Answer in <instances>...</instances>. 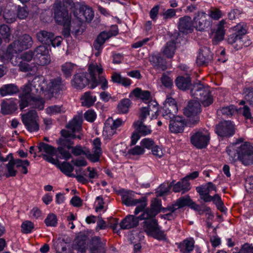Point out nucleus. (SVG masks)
Here are the masks:
<instances>
[{
    "mask_svg": "<svg viewBox=\"0 0 253 253\" xmlns=\"http://www.w3.org/2000/svg\"><path fill=\"white\" fill-rule=\"evenodd\" d=\"M82 118L80 116H76L69 122L66 126L67 129H62L61 131L62 138H59L57 143L59 145L56 150L62 158L68 160L72 158V155L69 150L71 149L74 142L73 140L76 138L79 139L82 138L80 134L76 135L75 133L80 132L82 129Z\"/></svg>",
    "mask_w": 253,
    "mask_h": 253,
    "instance_id": "nucleus-1",
    "label": "nucleus"
},
{
    "mask_svg": "<svg viewBox=\"0 0 253 253\" xmlns=\"http://www.w3.org/2000/svg\"><path fill=\"white\" fill-rule=\"evenodd\" d=\"M226 152L232 163L239 161L246 166L253 164V146L250 142L233 143L226 148Z\"/></svg>",
    "mask_w": 253,
    "mask_h": 253,
    "instance_id": "nucleus-2",
    "label": "nucleus"
},
{
    "mask_svg": "<svg viewBox=\"0 0 253 253\" xmlns=\"http://www.w3.org/2000/svg\"><path fill=\"white\" fill-rule=\"evenodd\" d=\"M190 93L193 97L201 101L204 107H208L213 103V98L209 87L200 82L192 85Z\"/></svg>",
    "mask_w": 253,
    "mask_h": 253,
    "instance_id": "nucleus-3",
    "label": "nucleus"
},
{
    "mask_svg": "<svg viewBox=\"0 0 253 253\" xmlns=\"http://www.w3.org/2000/svg\"><path fill=\"white\" fill-rule=\"evenodd\" d=\"M120 194L122 196V203L127 206H133L140 204L135 208L134 211L135 215H137L140 212L142 211L147 206L146 198L142 197L139 199H134V193L132 191L123 189L120 191Z\"/></svg>",
    "mask_w": 253,
    "mask_h": 253,
    "instance_id": "nucleus-4",
    "label": "nucleus"
},
{
    "mask_svg": "<svg viewBox=\"0 0 253 253\" xmlns=\"http://www.w3.org/2000/svg\"><path fill=\"white\" fill-rule=\"evenodd\" d=\"M153 218L144 219L143 222L144 231L149 236L158 240H166V234L161 229L158 221Z\"/></svg>",
    "mask_w": 253,
    "mask_h": 253,
    "instance_id": "nucleus-5",
    "label": "nucleus"
},
{
    "mask_svg": "<svg viewBox=\"0 0 253 253\" xmlns=\"http://www.w3.org/2000/svg\"><path fill=\"white\" fill-rule=\"evenodd\" d=\"M201 111V104L198 101L191 100L188 102L187 107L183 109V113L189 118L187 125L189 126H192L199 122V115Z\"/></svg>",
    "mask_w": 253,
    "mask_h": 253,
    "instance_id": "nucleus-6",
    "label": "nucleus"
},
{
    "mask_svg": "<svg viewBox=\"0 0 253 253\" xmlns=\"http://www.w3.org/2000/svg\"><path fill=\"white\" fill-rule=\"evenodd\" d=\"M54 18L56 22L61 25L70 24L71 18L67 8L60 0H56L53 5Z\"/></svg>",
    "mask_w": 253,
    "mask_h": 253,
    "instance_id": "nucleus-7",
    "label": "nucleus"
},
{
    "mask_svg": "<svg viewBox=\"0 0 253 253\" xmlns=\"http://www.w3.org/2000/svg\"><path fill=\"white\" fill-rule=\"evenodd\" d=\"M178 107L175 99L172 97H168L165 100L163 107L160 110L161 116L165 120L169 121L177 116Z\"/></svg>",
    "mask_w": 253,
    "mask_h": 253,
    "instance_id": "nucleus-8",
    "label": "nucleus"
},
{
    "mask_svg": "<svg viewBox=\"0 0 253 253\" xmlns=\"http://www.w3.org/2000/svg\"><path fill=\"white\" fill-rule=\"evenodd\" d=\"M33 44L32 37L27 34H24L20 37L19 40L15 41L12 44L9 45L7 52L9 53L13 50L17 52L30 48Z\"/></svg>",
    "mask_w": 253,
    "mask_h": 253,
    "instance_id": "nucleus-9",
    "label": "nucleus"
},
{
    "mask_svg": "<svg viewBox=\"0 0 253 253\" xmlns=\"http://www.w3.org/2000/svg\"><path fill=\"white\" fill-rule=\"evenodd\" d=\"M185 206H189L194 210H197L198 207V205L193 202L190 196L187 195L178 198L171 205L164 208L163 211V212H166L169 211L175 212L177 210L182 208Z\"/></svg>",
    "mask_w": 253,
    "mask_h": 253,
    "instance_id": "nucleus-10",
    "label": "nucleus"
},
{
    "mask_svg": "<svg viewBox=\"0 0 253 253\" xmlns=\"http://www.w3.org/2000/svg\"><path fill=\"white\" fill-rule=\"evenodd\" d=\"M118 34V29L117 26L112 27L109 32H102L97 36L93 43V47L98 52L95 53L96 56H98L102 49V46L106 40Z\"/></svg>",
    "mask_w": 253,
    "mask_h": 253,
    "instance_id": "nucleus-11",
    "label": "nucleus"
},
{
    "mask_svg": "<svg viewBox=\"0 0 253 253\" xmlns=\"http://www.w3.org/2000/svg\"><path fill=\"white\" fill-rule=\"evenodd\" d=\"M210 139V134L205 130L197 131L193 133L190 138L191 143L198 149L206 148L209 144Z\"/></svg>",
    "mask_w": 253,
    "mask_h": 253,
    "instance_id": "nucleus-12",
    "label": "nucleus"
},
{
    "mask_svg": "<svg viewBox=\"0 0 253 253\" xmlns=\"http://www.w3.org/2000/svg\"><path fill=\"white\" fill-rule=\"evenodd\" d=\"M75 7V10L73 11L74 15L80 21L85 20L90 22L93 19L94 12L91 8L79 3H76Z\"/></svg>",
    "mask_w": 253,
    "mask_h": 253,
    "instance_id": "nucleus-13",
    "label": "nucleus"
},
{
    "mask_svg": "<svg viewBox=\"0 0 253 253\" xmlns=\"http://www.w3.org/2000/svg\"><path fill=\"white\" fill-rule=\"evenodd\" d=\"M193 24L196 30L203 31L211 27V21L205 12L198 11L193 18Z\"/></svg>",
    "mask_w": 253,
    "mask_h": 253,
    "instance_id": "nucleus-14",
    "label": "nucleus"
},
{
    "mask_svg": "<svg viewBox=\"0 0 253 253\" xmlns=\"http://www.w3.org/2000/svg\"><path fill=\"white\" fill-rule=\"evenodd\" d=\"M34 60L38 64L44 66L50 62V57L48 54L47 47L44 45H40L34 50Z\"/></svg>",
    "mask_w": 253,
    "mask_h": 253,
    "instance_id": "nucleus-15",
    "label": "nucleus"
},
{
    "mask_svg": "<svg viewBox=\"0 0 253 253\" xmlns=\"http://www.w3.org/2000/svg\"><path fill=\"white\" fill-rule=\"evenodd\" d=\"M38 116L35 110H31L22 115V121L27 129L30 132L38 131L39 126L37 121Z\"/></svg>",
    "mask_w": 253,
    "mask_h": 253,
    "instance_id": "nucleus-16",
    "label": "nucleus"
},
{
    "mask_svg": "<svg viewBox=\"0 0 253 253\" xmlns=\"http://www.w3.org/2000/svg\"><path fill=\"white\" fill-rule=\"evenodd\" d=\"M215 131L220 137H229L235 133L234 126L230 121H222L216 126Z\"/></svg>",
    "mask_w": 253,
    "mask_h": 253,
    "instance_id": "nucleus-17",
    "label": "nucleus"
},
{
    "mask_svg": "<svg viewBox=\"0 0 253 253\" xmlns=\"http://www.w3.org/2000/svg\"><path fill=\"white\" fill-rule=\"evenodd\" d=\"M39 152H44L46 154H42L41 156L44 160L52 164L57 165L59 162L58 160L53 158L56 153V148L51 145L44 142H40L38 146Z\"/></svg>",
    "mask_w": 253,
    "mask_h": 253,
    "instance_id": "nucleus-18",
    "label": "nucleus"
},
{
    "mask_svg": "<svg viewBox=\"0 0 253 253\" xmlns=\"http://www.w3.org/2000/svg\"><path fill=\"white\" fill-rule=\"evenodd\" d=\"M37 95V91L34 89L31 83H28L22 87V92L20 94V108L23 109L28 106L27 100Z\"/></svg>",
    "mask_w": 253,
    "mask_h": 253,
    "instance_id": "nucleus-19",
    "label": "nucleus"
},
{
    "mask_svg": "<svg viewBox=\"0 0 253 253\" xmlns=\"http://www.w3.org/2000/svg\"><path fill=\"white\" fill-rule=\"evenodd\" d=\"M163 209L162 208L161 201L154 199L152 200L150 208L145 210L141 214V218L146 219L154 217L161 211H163Z\"/></svg>",
    "mask_w": 253,
    "mask_h": 253,
    "instance_id": "nucleus-20",
    "label": "nucleus"
},
{
    "mask_svg": "<svg viewBox=\"0 0 253 253\" xmlns=\"http://www.w3.org/2000/svg\"><path fill=\"white\" fill-rule=\"evenodd\" d=\"M86 73H79L74 75L71 80L72 86L77 89H82L89 83V79Z\"/></svg>",
    "mask_w": 253,
    "mask_h": 253,
    "instance_id": "nucleus-21",
    "label": "nucleus"
},
{
    "mask_svg": "<svg viewBox=\"0 0 253 253\" xmlns=\"http://www.w3.org/2000/svg\"><path fill=\"white\" fill-rule=\"evenodd\" d=\"M66 84L62 78L58 77L50 80L47 91L51 94H57L66 89Z\"/></svg>",
    "mask_w": 253,
    "mask_h": 253,
    "instance_id": "nucleus-22",
    "label": "nucleus"
},
{
    "mask_svg": "<svg viewBox=\"0 0 253 253\" xmlns=\"http://www.w3.org/2000/svg\"><path fill=\"white\" fill-rule=\"evenodd\" d=\"M186 125L185 119L182 117L177 116L174 119L169 121V129L174 133H181Z\"/></svg>",
    "mask_w": 253,
    "mask_h": 253,
    "instance_id": "nucleus-23",
    "label": "nucleus"
},
{
    "mask_svg": "<svg viewBox=\"0 0 253 253\" xmlns=\"http://www.w3.org/2000/svg\"><path fill=\"white\" fill-rule=\"evenodd\" d=\"M106 240H101L98 236L92 237L90 240V251L91 253H105Z\"/></svg>",
    "mask_w": 253,
    "mask_h": 253,
    "instance_id": "nucleus-24",
    "label": "nucleus"
},
{
    "mask_svg": "<svg viewBox=\"0 0 253 253\" xmlns=\"http://www.w3.org/2000/svg\"><path fill=\"white\" fill-rule=\"evenodd\" d=\"M212 60V54L210 49L207 47H204L200 49L196 62L198 65H207Z\"/></svg>",
    "mask_w": 253,
    "mask_h": 253,
    "instance_id": "nucleus-25",
    "label": "nucleus"
},
{
    "mask_svg": "<svg viewBox=\"0 0 253 253\" xmlns=\"http://www.w3.org/2000/svg\"><path fill=\"white\" fill-rule=\"evenodd\" d=\"M149 61L156 70L164 71L167 69V61L160 53L152 54L149 57Z\"/></svg>",
    "mask_w": 253,
    "mask_h": 253,
    "instance_id": "nucleus-26",
    "label": "nucleus"
},
{
    "mask_svg": "<svg viewBox=\"0 0 253 253\" xmlns=\"http://www.w3.org/2000/svg\"><path fill=\"white\" fill-rule=\"evenodd\" d=\"M88 71L90 75V81L92 83L90 88H94L97 85V79L96 77V74H98V78H99V76H102L101 74L103 69L100 64H92L88 66Z\"/></svg>",
    "mask_w": 253,
    "mask_h": 253,
    "instance_id": "nucleus-27",
    "label": "nucleus"
},
{
    "mask_svg": "<svg viewBox=\"0 0 253 253\" xmlns=\"http://www.w3.org/2000/svg\"><path fill=\"white\" fill-rule=\"evenodd\" d=\"M141 215L139 216H135L133 215H128L124 218L120 223L121 229H128L137 226L139 221L143 220Z\"/></svg>",
    "mask_w": 253,
    "mask_h": 253,
    "instance_id": "nucleus-28",
    "label": "nucleus"
},
{
    "mask_svg": "<svg viewBox=\"0 0 253 253\" xmlns=\"http://www.w3.org/2000/svg\"><path fill=\"white\" fill-rule=\"evenodd\" d=\"M179 30L183 33H187L192 30L191 18L188 16L181 17L179 20L178 25Z\"/></svg>",
    "mask_w": 253,
    "mask_h": 253,
    "instance_id": "nucleus-29",
    "label": "nucleus"
},
{
    "mask_svg": "<svg viewBox=\"0 0 253 253\" xmlns=\"http://www.w3.org/2000/svg\"><path fill=\"white\" fill-rule=\"evenodd\" d=\"M191 189L190 184L186 178H183L180 181L173 185V191L175 193L181 192L184 194Z\"/></svg>",
    "mask_w": 253,
    "mask_h": 253,
    "instance_id": "nucleus-30",
    "label": "nucleus"
},
{
    "mask_svg": "<svg viewBox=\"0 0 253 253\" xmlns=\"http://www.w3.org/2000/svg\"><path fill=\"white\" fill-rule=\"evenodd\" d=\"M54 36L53 33L44 30L40 31L37 34L38 41L41 43L47 45H50L52 38H53Z\"/></svg>",
    "mask_w": 253,
    "mask_h": 253,
    "instance_id": "nucleus-31",
    "label": "nucleus"
},
{
    "mask_svg": "<svg viewBox=\"0 0 253 253\" xmlns=\"http://www.w3.org/2000/svg\"><path fill=\"white\" fill-rule=\"evenodd\" d=\"M175 83L177 87L182 90L188 89L192 85L191 79L189 77H178L175 81Z\"/></svg>",
    "mask_w": 253,
    "mask_h": 253,
    "instance_id": "nucleus-32",
    "label": "nucleus"
},
{
    "mask_svg": "<svg viewBox=\"0 0 253 253\" xmlns=\"http://www.w3.org/2000/svg\"><path fill=\"white\" fill-rule=\"evenodd\" d=\"M46 82L44 79L40 77H35L32 81V85L35 91L38 93H41V92H47V90H44V87L46 85Z\"/></svg>",
    "mask_w": 253,
    "mask_h": 253,
    "instance_id": "nucleus-33",
    "label": "nucleus"
},
{
    "mask_svg": "<svg viewBox=\"0 0 253 253\" xmlns=\"http://www.w3.org/2000/svg\"><path fill=\"white\" fill-rule=\"evenodd\" d=\"M177 9L168 8L166 9L164 6L161 7V11L159 12V15L162 17L165 21H167L169 19L175 18L176 16Z\"/></svg>",
    "mask_w": 253,
    "mask_h": 253,
    "instance_id": "nucleus-34",
    "label": "nucleus"
},
{
    "mask_svg": "<svg viewBox=\"0 0 253 253\" xmlns=\"http://www.w3.org/2000/svg\"><path fill=\"white\" fill-rule=\"evenodd\" d=\"M131 94H133L136 98L143 100L148 101L151 98V92L149 91L142 90L139 87H136L132 91L129 95L130 97Z\"/></svg>",
    "mask_w": 253,
    "mask_h": 253,
    "instance_id": "nucleus-35",
    "label": "nucleus"
},
{
    "mask_svg": "<svg viewBox=\"0 0 253 253\" xmlns=\"http://www.w3.org/2000/svg\"><path fill=\"white\" fill-rule=\"evenodd\" d=\"M18 91V87L14 84H5L0 88V94L2 96L13 94Z\"/></svg>",
    "mask_w": 253,
    "mask_h": 253,
    "instance_id": "nucleus-36",
    "label": "nucleus"
},
{
    "mask_svg": "<svg viewBox=\"0 0 253 253\" xmlns=\"http://www.w3.org/2000/svg\"><path fill=\"white\" fill-rule=\"evenodd\" d=\"M176 49V43L173 41L168 42L164 47L162 52L168 58H172Z\"/></svg>",
    "mask_w": 253,
    "mask_h": 253,
    "instance_id": "nucleus-37",
    "label": "nucleus"
},
{
    "mask_svg": "<svg viewBox=\"0 0 253 253\" xmlns=\"http://www.w3.org/2000/svg\"><path fill=\"white\" fill-rule=\"evenodd\" d=\"M133 126L135 130L141 135L145 136L151 133L150 128L144 125L142 121H135Z\"/></svg>",
    "mask_w": 253,
    "mask_h": 253,
    "instance_id": "nucleus-38",
    "label": "nucleus"
},
{
    "mask_svg": "<svg viewBox=\"0 0 253 253\" xmlns=\"http://www.w3.org/2000/svg\"><path fill=\"white\" fill-rule=\"evenodd\" d=\"M16 108L15 103L12 101H3L1 104V112L4 115L12 114Z\"/></svg>",
    "mask_w": 253,
    "mask_h": 253,
    "instance_id": "nucleus-39",
    "label": "nucleus"
},
{
    "mask_svg": "<svg viewBox=\"0 0 253 253\" xmlns=\"http://www.w3.org/2000/svg\"><path fill=\"white\" fill-rule=\"evenodd\" d=\"M112 118H109L105 123V126L103 130V135L105 138L110 139L112 136L117 133V130H115L111 126Z\"/></svg>",
    "mask_w": 253,
    "mask_h": 253,
    "instance_id": "nucleus-40",
    "label": "nucleus"
},
{
    "mask_svg": "<svg viewBox=\"0 0 253 253\" xmlns=\"http://www.w3.org/2000/svg\"><path fill=\"white\" fill-rule=\"evenodd\" d=\"M74 248L81 253H85L87 245L85 237H78L74 241Z\"/></svg>",
    "mask_w": 253,
    "mask_h": 253,
    "instance_id": "nucleus-41",
    "label": "nucleus"
},
{
    "mask_svg": "<svg viewBox=\"0 0 253 253\" xmlns=\"http://www.w3.org/2000/svg\"><path fill=\"white\" fill-rule=\"evenodd\" d=\"M194 241L193 240H184L179 245L180 252L182 253H190L193 250Z\"/></svg>",
    "mask_w": 253,
    "mask_h": 253,
    "instance_id": "nucleus-42",
    "label": "nucleus"
},
{
    "mask_svg": "<svg viewBox=\"0 0 253 253\" xmlns=\"http://www.w3.org/2000/svg\"><path fill=\"white\" fill-rule=\"evenodd\" d=\"M82 104L84 106L89 107L93 105L96 101V98L95 96L91 95L90 91L85 92L81 97Z\"/></svg>",
    "mask_w": 253,
    "mask_h": 253,
    "instance_id": "nucleus-43",
    "label": "nucleus"
},
{
    "mask_svg": "<svg viewBox=\"0 0 253 253\" xmlns=\"http://www.w3.org/2000/svg\"><path fill=\"white\" fill-rule=\"evenodd\" d=\"M196 191L199 194L200 198L205 202H209L211 199L207 184L196 187Z\"/></svg>",
    "mask_w": 253,
    "mask_h": 253,
    "instance_id": "nucleus-44",
    "label": "nucleus"
},
{
    "mask_svg": "<svg viewBox=\"0 0 253 253\" xmlns=\"http://www.w3.org/2000/svg\"><path fill=\"white\" fill-rule=\"evenodd\" d=\"M131 104V101L128 98L121 100L117 106L118 113L119 114L127 113Z\"/></svg>",
    "mask_w": 253,
    "mask_h": 253,
    "instance_id": "nucleus-45",
    "label": "nucleus"
},
{
    "mask_svg": "<svg viewBox=\"0 0 253 253\" xmlns=\"http://www.w3.org/2000/svg\"><path fill=\"white\" fill-rule=\"evenodd\" d=\"M58 167L60 170L66 175L69 177H74L75 175L71 172L74 170V168L69 163L63 162L58 164Z\"/></svg>",
    "mask_w": 253,
    "mask_h": 253,
    "instance_id": "nucleus-46",
    "label": "nucleus"
},
{
    "mask_svg": "<svg viewBox=\"0 0 253 253\" xmlns=\"http://www.w3.org/2000/svg\"><path fill=\"white\" fill-rule=\"evenodd\" d=\"M28 106L30 105L31 107L42 110L44 108V100L41 98H37L35 96L27 100Z\"/></svg>",
    "mask_w": 253,
    "mask_h": 253,
    "instance_id": "nucleus-47",
    "label": "nucleus"
},
{
    "mask_svg": "<svg viewBox=\"0 0 253 253\" xmlns=\"http://www.w3.org/2000/svg\"><path fill=\"white\" fill-rule=\"evenodd\" d=\"M76 65L71 62H66L61 66V71L66 78H69L72 75Z\"/></svg>",
    "mask_w": 253,
    "mask_h": 253,
    "instance_id": "nucleus-48",
    "label": "nucleus"
},
{
    "mask_svg": "<svg viewBox=\"0 0 253 253\" xmlns=\"http://www.w3.org/2000/svg\"><path fill=\"white\" fill-rule=\"evenodd\" d=\"M46 113L49 115H56L64 113L66 112V108L63 105H52L46 108Z\"/></svg>",
    "mask_w": 253,
    "mask_h": 253,
    "instance_id": "nucleus-49",
    "label": "nucleus"
},
{
    "mask_svg": "<svg viewBox=\"0 0 253 253\" xmlns=\"http://www.w3.org/2000/svg\"><path fill=\"white\" fill-rule=\"evenodd\" d=\"M0 35L5 42H8L11 36V31L9 27L5 24L0 25Z\"/></svg>",
    "mask_w": 253,
    "mask_h": 253,
    "instance_id": "nucleus-50",
    "label": "nucleus"
},
{
    "mask_svg": "<svg viewBox=\"0 0 253 253\" xmlns=\"http://www.w3.org/2000/svg\"><path fill=\"white\" fill-rule=\"evenodd\" d=\"M71 152L75 156H81L82 155L86 156L88 152V148L85 147H82L80 145H77L71 148Z\"/></svg>",
    "mask_w": 253,
    "mask_h": 253,
    "instance_id": "nucleus-51",
    "label": "nucleus"
},
{
    "mask_svg": "<svg viewBox=\"0 0 253 253\" xmlns=\"http://www.w3.org/2000/svg\"><path fill=\"white\" fill-rule=\"evenodd\" d=\"M102 153L95 150H92L91 152L88 149V152L86 153V157L91 162L96 163L100 160Z\"/></svg>",
    "mask_w": 253,
    "mask_h": 253,
    "instance_id": "nucleus-52",
    "label": "nucleus"
},
{
    "mask_svg": "<svg viewBox=\"0 0 253 253\" xmlns=\"http://www.w3.org/2000/svg\"><path fill=\"white\" fill-rule=\"evenodd\" d=\"M234 33L242 38L247 33V25L244 23H240L234 27Z\"/></svg>",
    "mask_w": 253,
    "mask_h": 253,
    "instance_id": "nucleus-53",
    "label": "nucleus"
},
{
    "mask_svg": "<svg viewBox=\"0 0 253 253\" xmlns=\"http://www.w3.org/2000/svg\"><path fill=\"white\" fill-rule=\"evenodd\" d=\"M3 17L5 21L8 23L14 22L17 18L16 14L13 10H5L3 14Z\"/></svg>",
    "mask_w": 253,
    "mask_h": 253,
    "instance_id": "nucleus-54",
    "label": "nucleus"
},
{
    "mask_svg": "<svg viewBox=\"0 0 253 253\" xmlns=\"http://www.w3.org/2000/svg\"><path fill=\"white\" fill-rule=\"evenodd\" d=\"M162 84L167 88H171L173 86V80L167 74L164 73L161 78Z\"/></svg>",
    "mask_w": 253,
    "mask_h": 253,
    "instance_id": "nucleus-55",
    "label": "nucleus"
},
{
    "mask_svg": "<svg viewBox=\"0 0 253 253\" xmlns=\"http://www.w3.org/2000/svg\"><path fill=\"white\" fill-rule=\"evenodd\" d=\"M44 222L47 226H56L57 224L56 216L53 213H50L48 214L44 220Z\"/></svg>",
    "mask_w": 253,
    "mask_h": 253,
    "instance_id": "nucleus-56",
    "label": "nucleus"
},
{
    "mask_svg": "<svg viewBox=\"0 0 253 253\" xmlns=\"http://www.w3.org/2000/svg\"><path fill=\"white\" fill-rule=\"evenodd\" d=\"M173 184V181L171 182L169 185L166 186L165 184H161L158 188L156 193L157 196H163L167 194L170 189V187Z\"/></svg>",
    "mask_w": 253,
    "mask_h": 253,
    "instance_id": "nucleus-57",
    "label": "nucleus"
},
{
    "mask_svg": "<svg viewBox=\"0 0 253 253\" xmlns=\"http://www.w3.org/2000/svg\"><path fill=\"white\" fill-rule=\"evenodd\" d=\"M211 200L210 202L212 201L215 205L217 208L221 211H223V203L221 200V199L218 194H215L213 196H211Z\"/></svg>",
    "mask_w": 253,
    "mask_h": 253,
    "instance_id": "nucleus-58",
    "label": "nucleus"
},
{
    "mask_svg": "<svg viewBox=\"0 0 253 253\" xmlns=\"http://www.w3.org/2000/svg\"><path fill=\"white\" fill-rule=\"evenodd\" d=\"M9 162L6 165V169L7 172L5 173V176L6 177H10V176H14L16 175L17 173V170L14 169V163L12 162V160L10 161L8 160Z\"/></svg>",
    "mask_w": 253,
    "mask_h": 253,
    "instance_id": "nucleus-59",
    "label": "nucleus"
},
{
    "mask_svg": "<svg viewBox=\"0 0 253 253\" xmlns=\"http://www.w3.org/2000/svg\"><path fill=\"white\" fill-rule=\"evenodd\" d=\"M162 7L163 5L161 4L156 5L150 10V17L153 21H156L157 19L159 10H160V12L161 11Z\"/></svg>",
    "mask_w": 253,
    "mask_h": 253,
    "instance_id": "nucleus-60",
    "label": "nucleus"
},
{
    "mask_svg": "<svg viewBox=\"0 0 253 253\" xmlns=\"http://www.w3.org/2000/svg\"><path fill=\"white\" fill-rule=\"evenodd\" d=\"M235 112V110L233 106L222 107L220 110L217 111L218 114H221L227 116H232Z\"/></svg>",
    "mask_w": 253,
    "mask_h": 253,
    "instance_id": "nucleus-61",
    "label": "nucleus"
},
{
    "mask_svg": "<svg viewBox=\"0 0 253 253\" xmlns=\"http://www.w3.org/2000/svg\"><path fill=\"white\" fill-rule=\"evenodd\" d=\"M29 12L27 6H18L17 8V17L20 19H24L28 15Z\"/></svg>",
    "mask_w": 253,
    "mask_h": 253,
    "instance_id": "nucleus-62",
    "label": "nucleus"
},
{
    "mask_svg": "<svg viewBox=\"0 0 253 253\" xmlns=\"http://www.w3.org/2000/svg\"><path fill=\"white\" fill-rule=\"evenodd\" d=\"M245 99L250 105H253V89L252 88H247L245 91Z\"/></svg>",
    "mask_w": 253,
    "mask_h": 253,
    "instance_id": "nucleus-63",
    "label": "nucleus"
},
{
    "mask_svg": "<svg viewBox=\"0 0 253 253\" xmlns=\"http://www.w3.org/2000/svg\"><path fill=\"white\" fill-rule=\"evenodd\" d=\"M232 253H253V246L246 243L242 246L239 252H233Z\"/></svg>",
    "mask_w": 253,
    "mask_h": 253,
    "instance_id": "nucleus-64",
    "label": "nucleus"
}]
</instances>
